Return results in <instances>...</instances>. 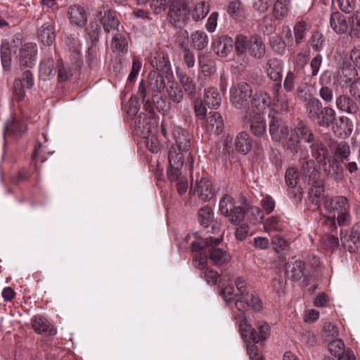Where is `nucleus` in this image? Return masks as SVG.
I'll return each instance as SVG.
<instances>
[{"label": "nucleus", "instance_id": "680f3d73", "mask_svg": "<svg viewBox=\"0 0 360 360\" xmlns=\"http://www.w3.org/2000/svg\"><path fill=\"white\" fill-rule=\"evenodd\" d=\"M323 245L326 249L333 250L339 245V240L332 235H324L321 238Z\"/></svg>", "mask_w": 360, "mask_h": 360}, {"label": "nucleus", "instance_id": "79ce46f5", "mask_svg": "<svg viewBox=\"0 0 360 360\" xmlns=\"http://www.w3.org/2000/svg\"><path fill=\"white\" fill-rule=\"evenodd\" d=\"M309 184H311V188L309 192V200L313 204L318 205L319 198L324 192L323 181L321 179H319L310 182Z\"/></svg>", "mask_w": 360, "mask_h": 360}, {"label": "nucleus", "instance_id": "473e14b6", "mask_svg": "<svg viewBox=\"0 0 360 360\" xmlns=\"http://www.w3.org/2000/svg\"><path fill=\"white\" fill-rule=\"evenodd\" d=\"M318 115L319 117L316 118L314 122L321 127L328 128L334 122L336 118V112L330 107H323Z\"/></svg>", "mask_w": 360, "mask_h": 360}, {"label": "nucleus", "instance_id": "bf43d9fd", "mask_svg": "<svg viewBox=\"0 0 360 360\" xmlns=\"http://www.w3.org/2000/svg\"><path fill=\"white\" fill-rule=\"evenodd\" d=\"M169 0H150L149 6L154 15H158L167 8Z\"/></svg>", "mask_w": 360, "mask_h": 360}, {"label": "nucleus", "instance_id": "b1692460", "mask_svg": "<svg viewBox=\"0 0 360 360\" xmlns=\"http://www.w3.org/2000/svg\"><path fill=\"white\" fill-rule=\"evenodd\" d=\"M330 25L335 33L342 34L348 30L349 21L345 15L339 12H334L330 17Z\"/></svg>", "mask_w": 360, "mask_h": 360}, {"label": "nucleus", "instance_id": "4be33fe9", "mask_svg": "<svg viewBox=\"0 0 360 360\" xmlns=\"http://www.w3.org/2000/svg\"><path fill=\"white\" fill-rule=\"evenodd\" d=\"M17 49L18 47L14 40L11 41L8 40L2 41L1 46V58L2 66L4 69H9L12 55L16 53Z\"/></svg>", "mask_w": 360, "mask_h": 360}, {"label": "nucleus", "instance_id": "cd10ccee", "mask_svg": "<svg viewBox=\"0 0 360 360\" xmlns=\"http://www.w3.org/2000/svg\"><path fill=\"white\" fill-rule=\"evenodd\" d=\"M266 71L271 80L281 82L282 79L283 63L276 58H271L266 63Z\"/></svg>", "mask_w": 360, "mask_h": 360}, {"label": "nucleus", "instance_id": "4468645a", "mask_svg": "<svg viewBox=\"0 0 360 360\" xmlns=\"http://www.w3.org/2000/svg\"><path fill=\"white\" fill-rule=\"evenodd\" d=\"M285 182L288 187L290 188L289 193L295 200H300L302 196V191L300 186H297L299 174L297 170L291 167L285 172Z\"/></svg>", "mask_w": 360, "mask_h": 360}, {"label": "nucleus", "instance_id": "338daca9", "mask_svg": "<svg viewBox=\"0 0 360 360\" xmlns=\"http://www.w3.org/2000/svg\"><path fill=\"white\" fill-rule=\"evenodd\" d=\"M288 11V7L281 0H277L275 2L274 5V15L276 18L279 19L285 16Z\"/></svg>", "mask_w": 360, "mask_h": 360}, {"label": "nucleus", "instance_id": "c9c22d12", "mask_svg": "<svg viewBox=\"0 0 360 360\" xmlns=\"http://www.w3.org/2000/svg\"><path fill=\"white\" fill-rule=\"evenodd\" d=\"M128 42L126 37L118 32L113 34L111 49L117 55H124L127 52Z\"/></svg>", "mask_w": 360, "mask_h": 360}, {"label": "nucleus", "instance_id": "13d9d810", "mask_svg": "<svg viewBox=\"0 0 360 360\" xmlns=\"http://www.w3.org/2000/svg\"><path fill=\"white\" fill-rule=\"evenodd\" d=\"M297 75L294 70L287 72L283 82V88L286 91L290 92L294 89Z\"/></svg>", "mask_w": 360, "mask_h": 360}, {"label": "nucleus", "instance_id": "6ab92c4d", "mask_svg": "<svg viewBox=\"0 0 360 360\" xmlns=\"http://www.w3.org/2000/svg\"><path fill=\"white\" fill-rule=\"evenodd\" d=\"M70 22L78 27H83L87 21V15L83 6L78 4L71 5L68 10Z\"/></svg>", "mask_w": 360, "mask_h": 360}, {"label": "nucleus", "instance_id": "2eb2a0df", "mask_svg": "<svg viewBox=\"0 0 360 360\" xmlns=\"http://www.w3.org/2000/svg\"><path fill=\"white\" fill-rule=\"evenodd\" d=\"M172 135L174 143L172 146H176L180 150L188 152L191 148L188 131L179 126H174Z\"/></svg>", "mask_w": 360, "mask_h": 360}, {"label": "nucleus", "instance_id": "7c9ffc66", "mask_svg": "<svg viewBox=\"0 0 360 360\" xmlns=\"http://www.w3.org/2000/svg\"><path fill=\"white\" fill-rule=\"evenodd\" d=\"M270 104L271 98L266 92L257 91L252 96V108L256 113H261Z\"/></svg>", "mask_w": 360, "mask_h": 360}, {"label": "nucleus", "instance_id": "f03ea898", "mask_svg": "<svg viewBox=\"0 0 360 360\" xmlns=\"http://www.w3.org/2000/svg\"><path fill=\"white\" fill-rule=\"evenodd\" d=\"M323 206L326 212L330 215L333 223L335 219L340 226H347L351 223L350 205L348 199L345 196H335L326 198Z\"/></svg>", "mask_w": 360, "mask_h": 360}, {"label": "nucleus", "instance_id": "c85d7f7f", "mask_svg": "<svg viewBox=\"0 0 360 360\" xmlns=\"http://www.w3.org/2000/svg\"><path fill=\"white\" fill-rule=\"evenodd\" d=\"M323 108L322 103L316 98L312 97L307 100L304 109L307 118L313 122H315Z\"/></svg>", "mask_w": 360, "mask_h": 360}, {"label": "nucleus", "instance_id": "393cba45", "mask_svg": "<svg viewBox=\"0 0 360 360\" xmlns=\"http://www.w3.org/2000/svg\"><path fill=\"white\" fill-rule=\"evenodd\" d=\"M322 169L326 175L333 179H338L342 176V167L335 158H328L322 164Z\"/></svg>", "mask_w": 360, "mask_h": 360}, {"label": "nucleus", "instance_id": "a18cd8bd", "mask_svg": "<svg viewBox=\"0 0 360 360\" xmlns=\"http://www.w3.org/2000/svg\"><path fill=\"white\" fill-rule=\"evenodd\" d=\"M193 46L197 50H203L208 45V37L207 34L200 30L194 32L191 35Z\"/></svg>", "mask_w": 360, "mask_h": 360}, {"label": "nucleus", "instance_id": "4d7b16f0", "mask_svg": "<svg viewBox=\"0 0 360 360\" xmlns=\"http://www.w3.org/2000/svg\"><path fill=\"white\" fill-rule=\"evenodd\" d=\"M335 153L340 158H341L342 163H344L345 160H349L350 147L347 143L341 141L336 146Z\"/></svg>", "mask_w": 360, "mask_h": 360}, {"label": "nucleus", "instance_id": "e2e57ef3", "mask_svg": "<svg viewBox=\"0 0 360 360\" xmlns=\"http://www.w3.org/2000/svg\"><path fill=\"white\" fill-rule=\"evenodd\" d=\"M151 63L158 70L167 72L169 69V61L168 58H166L164 56L155 57L154 59L152 60Z\"/></svg>", "mask_w": 360, "mask_h": 360}, {"label": "nucleus", "instance_id": "ea45409f", "mask_svg": "<svg viewBox=\"0 0 360 360\" xmlns=\"http://www.w3.org/2000/svg\"><path fill=\"white\" fill-rule=\"evenodd\" d=\"M56 72V70L54 61L52 58H46L41 63L39 67V77L43 80H48L53 77Z\"/></svg>", "mask_w": 360, "mask_h": 360}, {"label": "nucleus", "instance_id": "7ed1b4c3", "mask_svg": "<svg viewBox=\"0 0 360 360\" xmlns=\"http://www.w3.org/2000/svg\"><path fill=\"white\" fill-rule=\"evenodd\" d=\"M240 331L245 342L252 341L254 343L264 342L270 335V327L266 322L257 321L255 328H252L245 318L240 323Z\"/></svg>", "mask_w": 360, "mask_h": 360}, {"label": "nucleus", "instance_id": "37998d69", "mask_svg": "<svg viewBox=\"0 0 360 360\" xmlns=\"http://www.w3.org/2000/svg\"><path fill=\"white\" fill-rule=\"evenodd\" d=\"M250 127L252 133L257 136H261L266 131V122L260 113L250 118Z\"/></svg>", "mask_w": 360, "mask_h": 360}, {"label": "nucleus", "instance_id": "e433bc0d", "mask_svg": "<svg viewBox=\"0 0 360 360\" xmlns=\"http://www.w3.org/2000/svg\"><path fill=\"white\" fill-rule=\"evenodd\" d=\"M222 241V236L214 238L212 236H209L206 239H202L201 238H195V240L191 243V250L193 252H200L205 247L213 245H218Z\"/></svg>", "mask_w": 360, "mask_h": 360}, {"label": "nucleus", "instance_id": "9d476101", "mask_svg": "<svg viewBox=\"0 0 360 360\" xmlns=\"http://www.w3.org/2000/svg\"><path fill=\"white\" fill-rule=\"evenodd\" d=\"M271 118L269 122V133L271 139L275 141H284L289 136L290 130L286 124L278 117L269 115Z\"/></svg>", "mask_w": 360, "mask_h": 360}, {"label": "nucleus", "instance_id": "412c9836", "mask_svg": "<svg viewBox=\"0 0 360 360\" xmlns=\"http://www.w3.org/2000/svg\"><path fill=\"white\" fill-rule=\"evenodd\" d=\"M176 76L186 94L188 96L193 97L197 89L194 73L188 75L178 68L176 69Z\"/></svg>", "mask_w": 360, "mask_h": 360}, {"label": "nucleus", "instance_id": "09e8293b", "mask_svg": "<svg viewBox=\"0 0 360 360\" xmlns=\"http://www.w3.org/2000/svg\"><path fill=\"white\" fill-rule=\"evenodd\" d=\"M155 132L156 130L145 136H141V137L145 139V144L147 148L153 153H158L160 149V143L155 135Z\"/></svg>", "mask_w": 360, "mask_h": 360}, {"label": "nucleus", "instance_id": "49530a36", "mask_svg": "<svg viewBox=\"0 0 360 360\" xmlns=\"http://www.w3.org/2000/svg\"><path fill=\"white\" fill-rule=\"evenodd\" d=\"M210 11L208 2L202 1L197 3L191 11L192 18L195 21H200L205 18Z\"/></svg>", "mask_w": 360, "mask_h": 360}, {"label": "nucleus", "instance_id": "2f4dec72", "mask_svg": "<svg viewBox=\"0 0 360 360\" xmlns=\"http://www.w3.org/2000/svg\"><path fill=\"white\" fill-rule=\"evenodd\" d=\"M304 263L301 260H295L293 262H289L286 266V274L289 278L294 281H300L305 276Z\"/></svg>", "mask_w": 360, "mask_h": 360}, {"label": "nucleus", "instance_id": "052dcab7", "mask_svg": "<svg viewBox=\"0 0 360 360\" xmlns=\"http://www.w3.org/2000/svg\"><path fill=\"white\" fill-rule=\"evenodd\" d=\"M294 34L297 44L302 43L306 34V22L304 21L298 22L294 27Z\"/></svg>", "mask_w": 360, "mask_h": 360}, {"label": "nucleus", "instance_id": "f8f14e48", "mask_svg": "<svg viewBox=\"0 0 360 360\" xmlns=\"http://www.w3.org/2000/svg\"><path fill=\"white\" fill-rule=\"evenodd\" d=\"M34 85L33 75L30 70H25L22 72L20 78L15 79L14 83V91L16 100L21 101L24 99L25 89H29Z\"/></svg>", "mask_w": 360, "mask_h": 360}, {"label": "nucleus", "instance_id": "f704fd0d", "mask_svg": "<svg viewBox=\"0 0 360 360\" xmlns=\"http://www.w3.org/2000/svg\"><path fill=\"white\" fill-rule=\"evenodd\" d=\"M209 258L217 266H222L230 260V255L221 248L212 247L209 250Z\"/></svg>", "mask_w": 360, "mask_h": 360}, {"label": "nucleus", "instance_id": "c756f323", "mask_svg": "<svg viewBox=\"0 0 360 360\" xmlns=\"http://www.w3.org/2000/svg\"><path fill=\"white\" fill-rule=\"evenodd\" d=\"M27 130L26 124L17 119H11L7 121L5 126L4 137L10 135L20 136Z\"/></svg>", "mask_w": 360, "mask_h": 360}, {"label": "nucleus", "instance_id": "9b49d317", "mask_svg": "<svg viewBox=\"0 0 360 360\" xmlns=\"http://www.w3.org/2000/svg\"><path fill=\"white\" fill-rule=\"evenodd\" d=\"M37 46L34 43L25 44L20 49L18 61L21 68H32L36 63Z\"/></svg>", "mask_w": 360, "mask_h": 360}, {"label": "nucleus", "instance_id": "69168bd1", "mask_svg": "<svg viewBox=\"0 0 360 360\" xmlns=\"http://www.w3.org/2000/svg\"><path fill=\"white\" fill-rule=\"evenodd\" d=\"M181 168L182 166L175 167L174 165L169 164L167 168V176L170 181L176 182L183 176L181 172Z\"/></svg>", "mask_w": 360, "mask_h": 360}, {"label": "nucleus", "instance_id": "ddd939ff", "mask_svg": "<svg viewBox=\"0 0 360 360\" xmlns=\"http://www.w3.org/2000/svg\"><path fill=\"white\" fill-rule=\"evenodd\" d=\"M340 240L342 245L350 252H354L360 248V224L354 225L349 235L341 232Z\"/></svg>", "mask_w": 360, "mask_h": 360}, {"label": "nucleus", "instance_id": "a19ab883", "mask_svg": "<svg viewBox=\"0 0 360 360\" xmlns=\"http://www.w3.org/2000/svg\"><path fill=\"white\" fill-rule=\"evenodd\" d=\"M251 147V141L248 134L243 131L239 133L235 139L236 150L246 154L250 150Z\"/></svg>", "mask_w": 360, "mask_h": 360}, {"label": "nucleus", "instance_id": "58836bf2", "mask_svg": "<svg viewBox=\"0 0 360 360\" xmlns=\"http://www.w3.org/2000/svg\"><path fill=\"white\" fill-rule=\"evenodd\" d=\"M203 100L208 108L213 109L218 108L221 102L219 93L214 88H209L205 90Z\"/></svg>", "mask_w": 360, "mask_h": 360}, {"label": "nucleus", "instance_id": "423d86ee", "mask_svg": "<svg viewBox=\"0 0 360 360\" xmlns=\"http://www.w3.org/2000/svg\"><path fill=\"white\" fill-rule=\"evenodd\" d=\"M94 15L103 25L105 32L112 34L119 32L120 22L115 11L105 7L103 4L98 5Z\"/></svg>", "mask_w": 360, "mask_h": 360}, {"label": "nucleus", "instance_id": "4c0bfd02", "mask_svg": "<svg viewBox=\"0 0 360 360\" xmlns=\"http://www.w3.org/2000/svg\"><path fill=\"white\" fill-rule=\"evenodd\" d=\"M227 12L231 18L237 20H242L248 15L245 8L237 0L229 3Z\"/></svg>", "mask_w": 360, "mask_h": 360}, {"label": "nucleus", "instance_id": "20e7f679", "mask_svg": "<svg viewBox=\"0 0 360 360\" xmlns=\"http://www.w3.org/2000/svg\"><path fill=\"white\" fill-rule=\"evenodd\" d=\"M219 211L233 224L238 225L245 217V210L241 206H236L232 196L225 194L219 201Z\"/></svg>", "mask_w": 360, "mask_h": 360}, {"label": "nucleus", "instance_id": "f257e3e1", "mask_svg": "<svg viewBox=\"0 0 360 360\" xmlns=\"http://www.w3.org/2000/svg\"><path fill=\"white\" fill-rule=\"evenodd\" d=\"M237 293H234L233 285H226L221 291V295L226 303L234 301L236 309L243 313L251 308L255 311H260L263 305L260 298L254 293H250L245 281L242 278H237L235 281Z\"/></svg>", "mask_w": 360, "mask_h": 360}, {"label": "nucleus", "instance_id": "774afa93", "mask_svg": "<svg viewBox=\"0 0 360 360\" xmlns=\"http://www.w3.org/2000/svg\"><path fill=\"white\" fill-rule=\"evenodd\" d=\"M257 343L249 342L247 344V352L250 360H263L262 356L259 354Z\"/></svg>", "mask_w": 360, "mask_h": 360}, {"label": "nucleus", "instance_id": "603ef678", "mask_svg": "<svg viewBox=\"0 0 360 360\" xmlns=\"http://www.w3.org/2000/svg\"><path fill=\"white\" fill-rule=\"evenodd\" d=\"M271 245L277 253H281L288 248V241L279 235H275L271 238Z\"/></svg>", "mask_w": 360, "mask_h": 360}, {"label": "nucleus", "instance_id": "3c124183", "mask_svg": "<svg viewBox=\"0 0 360 360\" xmlns=\"http://www.w3.org/2000/svg\"><path fill=\"white\" fill-rule=\"evenodd\" d=\"M309 57L306 53H298L293 60L294 70L297 74H301L308 63Z\"/></svg>", "mask_w": 360, "mask_h": 360}, {"label": "nucleus", "instance_id": "1a4fd4ad", "mask_svg": "<svg viewBox=\"0 0 360 360\" xmlns=\"http://www.w3.org/2000/svg\"><path fill=\"white\" fill-rule=\"evenodd\" d=\"M40 21H43V22L39 27L38 37L44 45L49 46L54 42L56 39L55 23L49 17L41 18L38 22L39 25Z\"/></svg>", "mask_w": 360, "mask_h": 360}, {"label": "nucleus", "instance_id": "dca6fc26", "mask_svg": "<svg viewBox=\"0 0 360 360\" xmlns=\"http://www.w3.org/2000/svg\"><path fill=\"white\" fill-rule=\"evenodd\" d=\"M186 158L187 163L191 170L193 165V160L191 153L180 150L176 146H171L168 154L169 164L177 166H183L184 158Z\"/></svg>", "mask_w": 360, "mask_h": 360}, {"label": "nucleus", "instance_id": "a211bd4d", "mask_svg": "<svg viewBox=\"0 0 360 360\" xmlns=\"http://www.w3.org/2000/svg\"><path fill=\"white\" fill-rule=\"evenodd\" d=\"M205 128L207 131L219 135L224 129V120L218 112H210L206 118Z\"/></svg>", "mask_w": 360, "mask_h": 360}, {"label": "nucleus", "instance_id": "5fc2aeb1", "mask_svg": "<svg viewBox=\"0 0 360 360\" xmlns=\"http://www.w3.org/2000/svg\"><path fill=\"white\" fill-rule=\"evenodd\" d=\"M167 91L169 98L175 103H180L183 98L181 89L176 84H171L167 86Z\"/></svg>", "mask_w": 360, "mask_h": 360}, {"label": "nucleus", "instance_id": "864d4df0", "mask_svg": "<svg viewBox=\"0 0 360 360\" xmlns=\"http://www.w3.org/2000/svg\"><path fill=\"white\" fill-rule=\"evenodd\" d=\"M250 38L244 35H238L235 41V51L240 56L245 53L248 50Z\"/></svg>", "mask_w": 360, "mask_h": 360}, {"label": "nucleus", "instance_id": "6e6552de", "mask_svg": "<svg viewBox=\"0 0 360 360\" xmlns=\"http://www.w3.org/2000/svg\"><path fill=\"white\" fill-rule=\"evenodd\" d=\"M191 188H193L194 192H196L202 200H208L214 196V190L212 182L205 175L202 174L200 177L199 174H196L195 186H193L194 177L192 172L191 173Z\"/></svg>", "mask_w": 360, "mask_h": 360}, {"label": "nucleus", "instance_id": "a878e982", "mask_svg": "<svg viewBox=\"0 0 360 360\" xmlns=\"http://www.w3.org/2000/svg\"><path fill=\"white\" fill-rule=\"evenodd\" d=\"M32 322L34 330L39 334L43 335H55V330L45 318L37 315L32 318Z\"/></svg>", "mask_w": 360, "mask_h": 360}, {"label": "nucleus", "instance_id": "5701e85b", "mask_svg": "<svg viewBox=\"0 0 360 360\" xmlns=\"http://www.w3.org/2000/svg\"><path fill=\"white\" fill-rule=\"evenodd\" d=\"M335 104L337 108L342 112L356 114L359 111V106L356 101L345 94L336 98Z\"/></svg>", "mask_w": 360, "mask_h": 360}, {"label": "nucleus", "instance_id": "72a5a7b5", "mask_svg": "<svg viewBox=\"0 0 360 360\" xmlns=\"http://www.w3.org/2000/svg\"><path fill=\"white\" fill-rule=\"evenodd\" d=\"M249 54L257 59L262 58L265 53V46L258 36H252L250 38V43L248 50Z\"/></svg>", "mask_w": 360, "mask_h": 360}, {"label": "nucleus", "instance_id": "aec40b11", "mask_svg": "<svg viewBox=\"0 0 360 360\" xmlns=\"http://www.w3.org/2000/svg\"><path fill=\"white\" fill-rule=\"evenodd\" d=\"M233 41L231 37L221 35L213 42V50L220 57L227 56L233 50Z\"/></svg>", "mask_w": 360, "mask_h": 360}, {"label": "nucleus", "instance_id": "c03bdc74", "mask_svg": "<svg viewBox=\"0 0 360 360\" xmlns=\"http://www.w3.org/2000/svg\"><path fill=\"white\" fill-rule=\"evenodd\" d=\"M283 147L290 150L292 154H297L300 148V141L297 136V132L290 129L289 136L285 138L284 141H281Z\"/></svg>", "mask_w": 360, "mask_h": 360}, {"label": "nucleus", "instance_id": "6e6d98bb", "mask_svg": "<svg viewBox=\"0 0 360 360\" xmlns=\"http://www.w3.org/2000/svg\"><path fill=\"white\" fill-rule=\"evenodd\" d=\"M345 344L340 339L332 340L328 344V350L330 353L335 356H340L345 351L344 350Z\"/></svg>", "mask_w": 360, "mask_h": 360}, {"label": "nucleus", "instance_id": "de8ad7c7", "mask_svg": "<svg viewBox=\"0 0 360 360\" xmlns=\"http://www.w3.org/2000/svg\"><path fill=\"white\" fill-rule=\"evenodd\" d=\"M264 229L266 232L282 231L284 229L283 221L281 217L272 216L264 221Z\"/></svg>", "mask_w": 360, "mask_h": 360}, {"label": "nucleus", "instance_id": "39448f33", "mask_svg": "<svg viewBox=\"0 0 360 360\" xmlns=\"http://www.w3.org/2000/svg\"><path fill=\"white\" fill-rule=\"evenodd\" d=\"M168 18L174 27H184L189 20V11L186 1L174 0L169 7Z\"/></svg>", "mask_w": 360, "mask_h": 360}, {"label": "nucleus", "instance_id": "0e129e2a", "mask_svg": "<svg viewBox=\"0 0 360 360\" xmlns=\"http://www.w3.org/2000/svg\"><path fill=\"white\" fill-rule=\"evenodd\" d=\"M349 25L350 26L351 34L360 38V15H354L349 18Z\"/></svg>", "mask_w": 360, "mask_h": 360}, {"label": "nucleus", "instance_id": "f3484780", "mask_svg": "<svg viewBox=\"0 0 360 360\" xmlns=\"http://www.w3.org/2000/svg\"><path fill=\"white\" fill-rule=\"evenodd\" d=\"M134 131L139 136H145L155 131V122L145 113H140L134 122Z\"/></svg>", "mask_w": 360, "mask_h": 360}, {"label": "nucleus", "instance_id": "8fccbe9b", "mask_svg": "<svg viewBox=\"0 0 360 360\" xmlns=\"http://www.w3.org/2000/svg\"><path fill=\"white\" fill-rule=\"evenodd\" d=\"M213 216L214 214L211 207L205 206L200 208L198 212V219L200 224L205 227H208L212 222Z\"/></svg>", "mask_w": 360, "mask_h": 360}, {"label": "nucleus", "instance_id": "bb28decb", "mask_svg": "<svg viewBox=\"0 0 360 360\" xmlns=\"http://www.w3.org/2000/svg\"><path fill=\"white\" fill-rule=\"evenodd\" d=\"M301 174L304 181L308 182V184L321 179L320 174L316 169L315 162L313 160H306L302 164Z\"/></svg>", "mask_w": 360, "mask_h": 360}, {"label": "nucleus", "instance_id": "0eeeda50", "mask_svg": "<svg viewBox=\"0 0 360 360\" xmlns=\"http://www.w3.org/2000/svg\"><path fill=\"white\" fill-rule=\"evenodd\" d=\"M252 90L250 84L240 83L233 85L230 89V101L238 109L246 107L252 96Z\"/></svg>", "mask_w": 360, "mask_h": 360}]
</instances>
